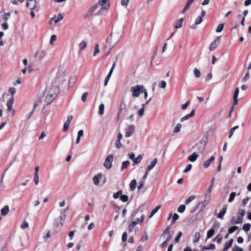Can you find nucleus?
<instances>
[{
	"mask_svg": "<svg viewBox=\"0 0 251 251\" xmlns=\"http://www.w3.org/2000/svg\"><path fill=\"white\" fill-rule=\"evenodd\" d=\"M129 0H121V4L123 6L126 7L128 5Z\"/></svg>",
	"mask_w": 251,
	"mask_h": 251,
	"instance_id": "55",
	"label": "nucleus"
},
{
	"mask_svg": "<svg viewBox=\"0 0 251 251\" xmlns=\"http://www.w3.org/2000/svg\"><path fill=\"white\" fill-rule=\"evenodd\" d=\"M181 127H182L181 124H177L174 129V132L175 133H178V132H179L180 131Z\"/></svg>",
	"mask_w": 251,
	"mask_h": 251,
	"instance_id": "45",
	"label": "nucleus"
},
{
	"mask_svg": "<svg viewBox=\"0 0 251 251\" xmlns=\"http://www.w3.org/2000/svg\"><path fill=\"white\" fill-rule=\"evenodd\" d=\"M142 108L138 111V113L140 117H142L144 114L145 104H142Z\"/></svg>",
	"mask_w": 251,
	"mask_h": 251,
	"instance_id": "41",
	"label": "nucleus"
},
{
	"mask_svg": "<svg viewBox=\"0 0 251 251\" xmlns=\"http://www.w3.org/2000/svg\"><path fill=\"white\" fill-rule=\"evenodd\" d=\"M78 46L80 50H83L86 47L87 43L85 41H83L79 44Z\"/></svg>",
	"mask_w": 251,
	"mask_h": 251,
	"instance_id": "38",
	"label": "nucleus"
},
{
	"mask_svg": "<svg viewBox=\"0 0 251 251\" xmlns=\"http://www.w3.org/2000/svg\"><path fill=\"white\" fill-rule=\"evenodd\" d=\"M226 209H227V205H225L223 206V208L221 210V211H220L219 214H218V216H217L218 218H219L221 219H223L225 213H226Z\"/></svg>",
	"mask_w": 251,
	"mask_h": 251,
	"instance_id": "18",
	"label": "nucleus"
},
{
	"mask_svg": "<svg viewBox=\"0 0 251 251\" xmlns=\"http://www.w3.org/2000/svg\"><path fill=\"white\" fill-rule=\"evenodd\" d=\"M104 105L103 104H100L99 106V114L100 115H102L104 113Z\"/></svg>",
	"mask_w": 251,
	"mask_h": 251,
	"instance_id": "47",
	"label": "nucleus"
},
{
	"mask_svg": "<svg viewBox=\"0 0 251 251\" xmlns=\"http://www.w3.org/2000/svg\"><path fill=\"white\" fill-rule=\"evenodd\" d=\"M193 72H194V75L196 78H199L201 76V72L197 68H195L194 69Z\"/></svg>",
	"mask_w": 251,
	"mask_h": 251,
	"instance_id": "49",
	"label": "nucleus"
},
{
	"mask_svg": "<svg viewBox=\"0 0 251 251\" xmlns=\"http://www.w3.org/2000/svg\"><path fill=\"white\" fill-rule=\"evenodd\" d=\"M245 211L244 209H240L238 210L237 213V221L236 222H234V224H241L243 222V217L245 215Z\"/></svg>",
	"mask_w": 251,
	"mask_h": 251,
	"instance_id": "9",
	"label": "nucleus"
},
{
	"mask_svg": "<svg viewBox=\"0 0 251 251\" xmlns=\"http://www.w3.org/2000/svg\"><path fill=\"white\" fill-rule=\"evenodd\" d=\"M63 18V16L61 14H59L57 16H54L52 18V20H53L55 23H57L59 21H61Z\"/></svg>",
	"mask_w": 251,
	"mask_h": 251,
	"instance_id": "30",
	"label": "nucleus"
},
{
	"mask_svg": "<svg viewBox=\"0 0 251 251\" xmlns=\"http://www.w3.org/2000/svg\"><path fill=\"white\" fill-rule=\"evenodd\" d=\"M115 147L117 149H119L122 147V144L121 143V140H117L115 143Z\"/></svg>",
	"mask_w": 251,
	"mask_h": 251,
	"instance_id": "59",
	"label": "nucleus"
},
{
	"mask_svg": "<svg viewBox=\"0 0 251 251\" xmlns=\"http://www.w3.org/2000/svg\"><path fill=\"white\" fill-rule=\"evenodd\" d=\"M76 80V78L75 77L73 76V77H71L69 81V86H72V85H73L75 84V82Z\"/></svg>",
	"mask_w": 251,
	"mask_h": 251,
	"instance_id": "44",
	"label": "nucleus"
},
{
	"mask_svg": "<svg viewBox=\"0 0 251 251\" xmlns=\"http://www.w3.org/2000/svg\"><path fill=\"white\" fill-rule=\"evenodd\" d=\"M58 88L56 86H53L49 92L46 96L45 102L47 104H50L55 98L57 94L58 93Z\"/></svg>",
	"mask_w": 251,
	"mask_h": 251,
	"instance_id": "3",
	"label": "nucleus"
},
{
	"mask_svg": "<svg viewBox=\"0 0 251 251\" xmlns=\"http://www.w3.org/2000/svg\"><path fill=\"white\" fill-rule=\"evenodd\" d=\"M251 225L249 223L245 224L243 226V229L246 232H248L251 228Z\"/></svg>",
	"mask_w": 251,
	"mask_h": 251,
	"instance_id": "40",
	"label": "nucleus"
},
{
	"mask_svg": "<svg viewBox=\"0 0 251 251\" xmlns=\"http://www.w3.org/2000/svg\"><path fill=\"white\" fill-rule=\"evenodd\" d=\"M233 240L231 239L229 241L227 242L225 245L223 251H227L232 245Z\"/></svg>",
	"mask_w": 251,
	"mask_h": 251,
	"instance_id": "20",
	"label": "nucleus"
},
{
	"mask_svg": "<svg viewBox=\"0 0 251 251\" xmlns=\"http://www.w3.org/2000/svg\"><path fill=\"white\" fill-rule=\"evenodd\" d=\"M202 251L204 250H214L215 249V246L213 244H210L208 246H203L201 248Z\"/></svg>",
	"mask_w": 251,
	"mask_h": 251,
	"instance_id": "29",
	"label": "nucleus"
},
{
	"mask_svg": "<svg viewBox=\"0 0 251 251\" xmlns=\"http://www.w3.org/2000/svg\"><path fill=\"white\" fill-rule=\"evenodd\" d=\"M70 123L66 122L64 124L63 131H66L68 130Z\"/></svg>",
	"mask_w": 251,
	"mask_h": 251,
	"instance_id": "63",
	"label": "nucleus"
},
{
	"mask_svg": "<svg viewBox=\"0 0 251 251\" xmlns=\"http://www.w3.org/2000/svg\"><path fill=\"white\" fill-rule=\"evenodd\" d=\"M158 86L161 88L165 89L167 86V83L165 81L161 80L159 82Z\"/></svg>",
	"mask_w": 251,
	"mask_h": 251,
	"instance_id": "46",
	"label": "nucleus"
},
{
	"mask_svg": "<svg viewBox=\"0 0 251 251\" xmlns=\"http://www.w3.org/2000/svg\"><path fill=\"white\" fill-rule=\"evenodd\" d=\"M221 43V36L217 37L211 43L209 50L210 51H213L219 46Z\"/></svg>",
	"mask_w": 251,
	"mask_h": 251,
	"instance_id": "6",
	"label": "nucleus"
},
{
	"mask_svg": "<svg viewBox=\"0 0 251 251\" xmlns=\"http://www.w3.org/2000/svg\"><path fill=\"white\" fill-rule=\"evenodd\" d=\"M25 0H10V2L13 5H18L19 2L23 3Z\"/></svg>",
	"mask_w": 251,
	"mask_h": 251,
	"instance_id": "56",
	"label": "nucleus"
},
{
	"mask_svg": "<svg viewBox=\"0 0 251 251\" xmlns=\"http://www.w3.org/2000/svg\"><path fill=\"white\" fill-rule=\"evenodd\" d=\"M183 21V18H181L179 20H178L175 25V27L176 28H179L182 26V22Z\"/></svg>",
	"mask_w": 251,
	"mask_h": 251,
	"instance_id": "34",
	"label": "nucleus"
},
{
	"mask_svg": "<svg viewBox=\"0 0 251 251\" xmlns=\"http://www.w3.org/2000/svg\"><path fill=\"white\" fill-rule=\"evenodd\" d=\"M215 159V157H214V156H211V157H210L209 159H208V160H207L203 162V167H204L205 168H208V167H209V166H210V164H211V163H213V162L214 161Z\"/></svg>",
	"mask_w": 251,
	"mask_h": 251,
	"instance_id": "14",
	"label": "nucleus"
},
{
	"mask_svg": "<svg viewBox=\"0 0 251 251\" xmlns=\"http://www.w3.org/2000/svg\"><path fill=\"white\" fill-rule=\"evenodd\" d=\"M239 92V88H237L234 92V93L233 94V106L234 105H236L238 103V96Z\"/></svg>",
	"mask_w": 251,
	"mask_h": 251,
	"instance_id": "16",
	"label": "nucleus"
},
{
	"mask_svg": "<svg viewBox=\"0 0 251 251\" xmlns=\"http://www.w3.org/2000/svg\"><path fill=\"white\" fill-rule=\"evenodd\" d=\"M95 8L98 9L96 14L99 15H104L110 6L109 0H99L98 3L95 5Z\"/></svg>",
	"mask_w": 251,
	"mask_h": 251,
	"instance_id": "1",
	"label": "nucleus"
},
{
	"mask_svg": "<svg viewBox=\"0 0 251 251\" xmlns=\"http://www.w3.org/2000/svg\"><path fill=\"white\" fill-rule=\"evenodd\" d=\"M102 175L99 173L93 177V182L95 185H98L99 184L100 179L102 177Z\"/></svg>",
	"mask_w": 251,
	"mask_h": 251,
	"instance_id": "15",
	"label": "nucleus"
},
{
	"mask_svg": "<svg viewBox=\"0 0 251 251\" xmlns=\"http://www.w3.org/2000/svg\"><path fill=\"white\" fill-rule=\"evenodd\" d=\"M199 156V154L196 152H194L192 154L188 157V160L191 162H194L197 159Z\"/></svg>",
	"mask_w": 251,
	"mask_h": 251,
	"instance_id": "26",
	"label": "nucleus"
},
{
	"mask_svg": "<svg viewBox=\"0 0 251 251\" xmlns=\"http://www.w3.org/2000/svg\"><path fill=\"white\" fill-rule=\"evenodd\" d=\"M33 180L36 185H37L39 184V177L38 174L34 173Z\"/></svg>",
	"mask_w": 251,
	"mask_h": 251,
	"instance_id": "48",
	"label": "nucleus"
},
{
	"mask_svg": "<svg viewBox=\"0 0 251 251\" xmlns=\"http://www.w3.org/2000/svg\"><path fill=\"white\" fill-rule=\"evenodd\" d=\"M122 195V191L120 190L113 195V198L115 199L119 198Z\"/></svg>",
	"mask_w": 251,
	"mask_h": 251,
	"instance_id": "57",
	"label": "nucleus"
},
{
	"mask_svg": "<svg viewBox=\"0 0 251 251\" xmlns=\"http://www.w3.org/2000/svg\"><path fill=\"white\" fill-rule=\"evenodd\" d=\"M210 201L204 199V201H201L199 204L198 206H201V210L205 207V206L210 202Z\"/></svg>",
	"mask_w": 251,
	"mask_h": 251,
	"instance_id": "23",
	"label": "nucleus"
},
{
	"mask_svg": "<svg viewBox=\"0 0 251 251\" xmlns=\"http://www.w3.org/2000/svg\"><path fill=\"white\" fill-rule=\"evenodd\" d=\"M9 211V208L8 205H5L0 210L1 214L3 216L6 215Z\"/></svg>",
	"mask_w": 251,
	"mask_h": 251,
	"instance_id": "27",
	"label": "nucleus"
},
{
	"mask_svg": "<svg viewBox=\"0 0 251 251\" xmlns=\"http://www.w3.org/2000/svg\"><path fill=\"white\" fill-rule=\"evenodd\" d=\"M68 210V208L66 209L62 210L60 212V215L57 219H59V221H64L66 219V212Z\"/></svg>",
	"mask_w": 251,
	"mask_h": 251,
	"instance_id": "24",
	"label": "nucleus"
},
{
	"mask_svg": "<svg viewBox=\"0 0 251 251\" xmlns=\"http://www.w3.org/2000/svg\"><path fill=\"white\" fill-rule=\"evenodd\" d=\"M186 208L185 205L183 204L180 205L177 208V211L179 213H183Z\"/></svg>",
	"mask_w": 251,
	"mask_h": 251,
	"instance_id": "50",
	"label": "nucleus"
},
{
	"mask_svg": "<svg viewBox=\"0 0 251 251\" xmlns=\"http://www.w3.org/2000/svg\"><path fill=\"white\" fill-rule=\"evenodd\" d=\"M195 113V110H193L190 114H187V115H185V116L183 117L182 118H181L180 119V121L181 122H183L184 121L188 120L189 118L194 116Z\"/></svg>",
	"mask_w": 251,
	"mask_h": 251,
	"instance_id": "19",
	"label": "nucleus"
},
{
	"mask_svg": "<svg viewBox=\"0 0 251 251\" xmlns=\"http://www.w3.org/2000/svg\"><path fill=\"white\" fill-rule=\"evenodd\" d=\"M129 165V162L128 161H125L122 163L121 166V171H123L124 169L127 168Z\"/></svg>",
	"mask_w": 251,
	"mask_h": 251,
	"instance_id": "39",
	"label": "nucleus"
},
{
	"mask_svg": "<svg viewBox=\"0 0 251 251\" xmlns=\"http://www.w3.org/2000/svg\"><path fill=\"white\" fill-rule=\"evenodd\" d=\"M201 238V234L199 232H197L195 233L194 235V241L193 242L194 243H197L199 241Z\"/></svg>",
	"mask_w": 251,
	"mask_h": 251,
	"instance_id": "35",
	"label": "nucleus"
},
{
	"mask_svg": "<svg viewBox=\"0 0 251 251\" xmlns=\"http://www.w3.org/2000/svg\"><path fill=\"white\" fill-rule=\"evenodd\" d=\"M126 108V104L125 102L122 101L120 103V107H119V112L118 114V117L119 116L120 114L122 113L123 111H124Z\"/></svg>",
	"mask_w": 251,
	"mask_h": 251,
	"instance_id": "25",
	"label": "nucleus"
},
{
	"mask_svg": "<svg viewBox=\"0 0 251 251\" xmlns=\"http://www.w3.org/2000/svg\"><path fill=\"white\" fill-rule=\"evenodd\" d=\"M120 38V35L118 33L111 34L107 38V42L112 46H114L119 42Z\"/></svg>",
	"mask_w": 251,
	"mask_h": 251,
	"instance_id": "5",
	"label": "nucleus"
},
{
	"mask_svg": "<svg viewBox=\"0 0 251 251\" xmlns=\"http://www.w3.org/2000/svg\"><path fill=\"white\" fill-rule=\"evenodd\" d=\"M14 102V97H11V98L8 100L7 102V113L11 112V116H13L15 114V110L12 108L13 104Z\"/></svg>",
	"mask_w": 251,
	"mask_h": 251,
	"instance_id": "8",
	"label": "nucleus"
},
{
	"mask_svg": "<svg viewBox=\"0 0 251 251\" xmlns=\"http://www.w3.org/2000/svg\"><path fill=\"white\" fill-rule=\"evenodd\" d=\"M100 52L99 46L98 44H96L95 47V50L94 52V56H96L97 54Z\"/></svg>",
	"mask_w": 251,
	"mask_h": 251,
	"instance_id": "58",
	"label": "nucleus"
},
{
	"mask_svg": "<svg viewBox=\"0 0 251 251\" xmlns=\"http://www.w3.org/2000/svg\"><path fill=\"white\" fill-rule=\"evenodd\" d=\"M137 225V223L136 222H132L131 224H130L128 226V229L129 232H132L133 231V229L135 226Z\"/></svg>",
	"mask_w": 251,
	"mask_h": 251,
	"instance_id": "42",
	"label": "nucleus"
},
{
	"mask_svg": "<svg viewBox=\"0 0 251 251\" xmlns=\"http://www.w3.org/2000/svg\"><path fill=\"white\" fill-rule=\"evenodd\" d=\"M29 226L28 224L26 221H24L22 224L21 225V227L22 229H25L28 228Z\"/></svg>",
	"mask_w": 251,
	"mask_h": 251,
	"instance_id": "60",
	"label": "nucleus"
},
{
	"mask_svg": "<svg viewBox=\"0 0 251 251\" xmlns=\"http://www.w3.org/2000/svg\"><path fill=\"white\" fill-rule=\"evenodd\" d=\"M214 233L215 230L213 228H211V229L208 230L207 234V238H210L214 235Z\"/></svg>",
	"mask_w": 251,
	"mask_h": 251,
	"instance_id": "43",
	"label": "nucleus"
},
{
	"mask_svg": "<svg viewBox=\"0 0 251 251\" xmlns=\"http://www.w3.org/2000/svg\"><path fill=\"white\" fill-rule=\"evenodd\" d=\"M56 39H57L56 36L55 35H52L50 37V45H52L53 44L54 41L56 40Z\"/></svg>",
	"mask_w": 251,
	"mask_h": 251,
	"instance_id": "64",
	"label": "nucleus"
},
{
	"mask_svg": "<svg viewBox=\"0 0 251 251\" xmlns=\"http://www.w3.org/2000/svg\"><path fill=\"white\" fill-rule=\"evenodd\" d=\"M161 207V205H157L154 209H153L150 216H149V218H151Z\"/></svg>",
	"mask_w": 251,
	"mask_h": 251,
	"instance_id": "33",
	"label": "nucleus"
},
{
	"mask_svg": "<svg viewBox=\"0 0 251 251\" xmlns=\"http://www.w3.org/2000/svg\"><path fill=\"white\" fill-rule=\"evenodd\" d=\"M157 158H155L151 162V163L147 166V172H150L155 166L157 163Z\"/></svg>",
	"mask_w": 251,
	"mask_h": 251,
	"instance_id": "17",
	"label": "nucleus"
},
{
	"mask_svg": "<svg viewBox=\"0 0 251 251\" xmlns=\"http://www.w3.org/2000/svg\"><path fill=\"white\" fill-rule=\"evenodd\" d=\"M121 200L123 202H126L128 200V197L127 196L123 195L120 197Z\"/></svg>",
	"mask_w": 251,
	"mask_h": 251,
	"instance_id": "62",
	"label": "nucleus"
},
{
	"mask_svg": "<svg viewBox=\"0 0 251 251\" xmlns=\"http://www.w3.org/2000/svg\"><path fill=\"white\" fill-rule=\"evenodd\" d=\"M136 185H137V182H136V180L135 179H133L130 182V183L129 184V187H130V190L131 191H133L135 190V189L136 188Z\"/></svg>",
	"mask_w": 251,
	"mask_h": 251,
	"instance_id": "31",
	"label": "nucleus"
},
{
	"mask_svg": "<svg viewBox=\"0 0 251 251\" xmlns=\"http://www.w3.org/2000/svg\"><path fill=\"white\" fill-rule=\"evenodd\" d=\"M224 24H219L217 27V29L216 30V31L217 32H221L224 28Z\"/></svg>",
	"mask_w": 251,
	"mask_h": 251,
	"instance_id": "51",
	"label": "nucleus"
},
{
	"mask_svg": "<svg viewBox=\"0 0 251 251\" xmlns=\"http://www.w3.org/2000/svg\"><path fill=\"white\" fill-rule=\"evenodd\" d=\"M238 229V227L236 226H233L230 227L228 229V234H231L235 231Z\"/></svg>",
	"mask_w": 251,
	"mask_h": 251,
	"instance_id": "54",
	"label": "nucleus"
},
{
	"mask_svg": "<svg viewBox=\"0 0 251 251\" xmlns=\"http://www.w3.org/2000/svg\"><path fill=\"white\" fill-rule=\"evenodd\" d=\"M170 227L168 226L167 227V228L165 230L164 232V235H167V238H166V241L168 243L170 241L171 239V235L170 234Z\"/></svg>",
	"mask_w": 251,
	"mask_h": 251,
	"instance_id": "21",
	"label": "nucleus"
},
{
	"mask_svg": "<svg viewBox=\"0 0 251 251\" xmlns=\"http://www.w3.org/2000/svg\"><path fill=\"white\" fill-rule=\"evenodd\" d=\"M88 95V92H85L84 93H83L82 94V97H81V100L83 102H84L86 101Z\"/></svg>",
	"mask_w": 251,
	"mask_h": 251,
	"instance_id": "61",
	"label": "nucleus"
},
{
	"mask_svg": "<svg viewBox=\"0 0 251 251\" xmlns=\"http://www.w3.org/2000/svg\"><path fill=\"white\" fill-rule=\"evenodd\" d=\"M98 9L95 8V5L93 6L91 8H90L89 10L87 12L85 17L86 18H89L93 14V13L95 11L97 12Z\"/></svg>",
	"mask_w": 251,
	"mask_h": 251,
	"instance_id": "13",
	"label": "nucleus"
},
{
	"mask_svg": "<svg viewBox=\"0 0 251 251\" xmlns=\"http://www.w3.org/2000/svg\"><path fill=\"white\" fill-rule=\"evenodd\" d=\"M195 199V196H190L188 199H187L185 201V204H188L189 203H190L192 201H193Z\"/></svg>",
	"mask_w": 251,
	"mask_h": 251,
	"instance_id": "53",
	"label": "nucleus"
},
{
	"mask_svg": "<svg viewBox=\"0 0 251 251\" xmlns=\"http://www.w3.org/2000/svg\"><path fill=\"white\" fill-rule=\"evenodd\" d=\"M113 160V156L110 154L108 155L105 159L103 166L107 169H109L112 167V163Z\"/></svg>",
	"mask_w": 251,
	"mask_h": 251,
	"instance_id": "10",
	"label": "nucleus"
},
{
	"mask_svg": "<svg viewBox=\"0 0 251 251\" xmlns=\"http://www.w3.org/2000/svg\"><path fill=\"white\" fill-rule=\"evenodd\" d=\"M144 86L142 85H137L131 87L130 91L132 93L133 97H138L144 88Z\"/></svg>",
	"mask_w": 251,
	"mask_h": 251,
	"instance_id": "4",
	"label": "nucleus"
},
{
	"mask_svg": "<svg viewBox=\"0 0 251 251\" xmlns=\"http://www.w3.org/2000/svg\"><path fill=\"white\" fill-rule=\"evenodd\" d=\"M206 145V141L205 139H202L198 142L196 144L197 150L199 153H202Z\"/></svg>",
	"mask_w": 251,
	"mask_h": 251,
	"instance_id": "7",
	"label": "nucleus"
},
{
	"mask_svg": "<svg viewBox=\"0 0 251 251\" xmlns=\"http://www.w3.org/2000/svg\"><path fill=\"white\" fill-rule=\"evenodd\" d=\"M135 131V126L133 125H130L126 129V137H129L131 136Z\"/></svg>",
	"mask_w": 251,
	"mask_h": 251,
	"instance_id": "11",
	"label": "nucleus"
},
{
	"mask_svg": "<svg viewBox=\"0 0 251 251\" xmlns=\"http://www.w3.org/2000/svg\"><path fill=\"white\" fill-rule=\"evenodd\" d=\"M212 190H210V189H208L206 192L205 193L204 195V199L208 200L210 201L211 200V193Z\"/></svg>",
	"mask_w": 251,
	"mask_h": 251,
	"instance_id": "32",
	"label": "nucleus"
},
{
	"mask_svg": "<svg viewBox=\"0 0 251 251\" xmlns=\"http://www.w3.org/2000/svg\"><path fill=\"white\" fill-rule=\"evenodd\" d=\"M144 219H145V215L143 213V211H142L140 216V218H137L136 220L134 221H133V222L137 223V225L140 224L143 222Z\"/></svg>",
	"mask_w": 251,
	"mask_h": 251,
	"instance_id": "22",
	"label": "nucleus"
},
{
	"mask_svg": "<svg viewBox=\"0 0 251 251\" xmlns=\"http://www.w3.org/2000/svg\"><path fill=\"white\" fill-rule=\"evenodd\" d=\"M236 196V193L235 192H232L229 196V198L228 199V202H231L234 199L235 197Z\"/></svg>",
	"mask_w": 251,
	"mask_h": 251,
	"instance_id": "52",
	"label": "nucleus"
},
{
	"mask_svg": "<svg viewBox=\"0 0 251 251\" xmlns=\"http://www.w3.org/2000/svg\"><path fill=\"white\" fill-rule=\"evenodd\" d=\"M143 158V157L142 155H139L137 156V157H135L133 161V165L134 164H138L139 163L141 162Z\"/></svg>",
	"mask_w": 251,
	"mask_h": 251,
	"instance_id": "37",
	"label": "nucleus"
},
{
	"mask_svg": "<svg viewBox=\"0 0 251 251\" xmlns=\"http://www.w3.org/2000/svg\"><path fill=\"white\" fill-rule=\"evenodd\" d=\"M41 103V98L38 97L34 102L33 109H35Z\"/></svg>",
	"mask_w": 251,
	"mask_h": 251,
	"instance_id": "36",
	"label": "nucleus"
},
{
	"mask_svg": "<svg viewBox=\"0 0 251 251\" xmlns=\"http://www.w3.org/2000/svg\"><path fill=\"white\" fill-rule=\"evenodd\" d=\"M63 226V223L61 221H59V219H56L54 223V226L57 229H59Z\"/></svg>",
	"mask_w": 251,
	"mask_h": 251,
	"instance_id": "28",
	"label": "nucleus"
},
{
	"mask_svg": "<svg viewBox=\"0 0 251 251\" xmlns=\"http://www.w3.org/2000/svg\"><path fill=\"white\" fill-rule=\"evenodd\" d=\"M67 75V67L63 65L59 66L54 78L55 82L63 83L66 81Z\"/></svg>",
	"mask_w": 251,
	"mask_h": 251,
	"instance_id": "2",
	"label": "nucleus"
},
{
	"mask_svg": "<svg viewBox=\"0 0 251 251\" xmlns=\"http://www.w3.org/2000/svg\"><path fill=\"white\" fill-rule=\"evenodd\" d=\"M36 0H27L26 2V7L31 10L34 9L36 7Z\"/></svg>",
	"mask_w": 251,
	"mask_h": 251,
	"instance_id": "12",
	"label": "nucleus"
}]
</instances>
